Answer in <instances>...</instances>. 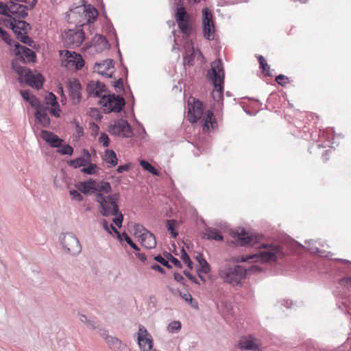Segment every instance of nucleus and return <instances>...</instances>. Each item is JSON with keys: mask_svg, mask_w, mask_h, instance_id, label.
Segmentation results:
<instances>
[{"mask_svg": "<svg viewBox=\"0 0 351 351\" xmlns=\"http://www.w3.org/2000/svg\"><path fill=\"white\" fill-rule=\"evenodd\" d=\"M16 1L25 2L26 0H10L9 5L0 2V14L7 15L10 19L25 18L27 15V6Z\"/></svg>", "mask_w": 351, "mask_h": 351, "instance_id": "nucleus-8", "label": "nucleus"}, {"mask_svg": "<svg viewBox=\"0 0 351 351\" xmlns=\"http://www.w3.org/2000/svg\"><path fill=\"white\" fill-rule=\"evenodd\" d=\"M98 142L104 147H107L110 144V138L106 133H101L98 138Z\"/></svg>", "mask_w": 351, "mask_h": 351, "instance_id": "nucleus-42", "label": "nucleus"}, {"mask_svg": "<svg viewBox=\"0 0 351 351\" xmlns=\"http://www.w3.org/2000/svg\"><path fill=\"white\" fill-rule=\"evenodd\" d=\"M123 237L128 244H129L134 250L139 251L138 245L132 241L130 237L126 233H123Z\"/></svg>", "mask_w": 351, "mask_h": 351, "instance_id": "nucleus-46", "label": "nucleus"}, {"mask_svg": "<svg viewBox=\"0 0 351 351\" xmlns=\"http://www.w3.org/2000/svg\"><path fill=\"white\" fill-rule=\"evenodd\" d=\"M9 27L14 31L16 36H19L27 33L29 29V24L24 21L19 20V19H17L13 17L11 19V21L9 22Z\"/></svg>", "mask_w": 351, "mask_h": 351, "instance_id": "nucleus-19", "label": "nucleus"}, {"mask_svg": "<svg viewBox=\"0 0 351 351\" xmlns=\"http://www.w3.org/2000/svg\"><path fill=\"white\" fill-rule=\"evenodd\" d=\"M62 246L70 253L75 254L80 250L79 241L73 234H65L62 237Z\"/></svg>", "mask_w": 351, "mask_h": 351, "instance_id": "nucleus-16", "label": "nucleus"}, {"mask_svg": "<svg viewBox=\"0 0 351 351\" xmlns=\"http://www.w3.org/2000/svg\"><path fill=\"white\" fill-rule=\"evenodd\" d=\"M174 19L180 31L185 36H190L194 32V21L185 7L176 8Z\"/></svg>", "mask_w": 351, "mask_h": 351, "instance_id": "nucleus-7", "label": "nucleus"}, {"mask_svg": "<svg viewBox=\"0 0 351 351\" xmlns=\"http://www.w3.org/2000/svg\"><path fill=\"white\" fill-rule=\"evenodd\" d=\"M154 260L160 263L162 265L165 267H167L168 268L171 267V266L169 264V262L160 255L155 256Z\"/></svg>", "mask_w": 351, "mask_h": 351, "instance_id": "nucleus-48", "label": "nucleus"}, {"mask_svg": "<svg viewBox=\"0 0 351 351\" xmlns=\"http://www.w3.org/2000/svg\"><path fill=\"white\" fill-rule=\"evenodd\" d=\"M140 165L145 170L149 171V173H152L153 175H155V176L159 175L158 171L152 165H150L148 162L142 160L140 161Z\"/></svg>", "mask_w": 351, "mask_h": 351, "instance_id": "nucleus-36", "label": "nucleus"}, {"mask_svg": "<svg viewBox=\"0 0 351 351\" xmlns=\"http://www.w3.org/2000/svg\"><path fill=\"white\" fill-rule=\"evenodd\" d=\"M112 134L120 137L129 138L133 132L128 122L123 119L115 121L110 127Z\"/></svg>", "mask_w": 351, "mask_h": 351, "instance_id": "nucleus-12", "label": "nucleus"}, {"mask_svg": "<svg viewBox=\"0 0 351 351\" xmlns=\"http://www.w3.org/2000/svg\"><path fill=\"white\" fill-rule=\"evenodd\" d=\"M329 150H326L324 154H323V160L324 162H326L328 160Z\"/></svg>", "mask_w": 351, "mask_h": 351, "instance_id": "nucleus-60", "label": "nucleus"}, {"mask_svg": "<svg viewBox=\"0 0 351 351\" xmlns=\"http://www.w3.org/2000/svg\"><path fill=\"white\" fill-rule=\"evenodd\" d=\"M152 269L155 270V271H157L161 274H164L165 273V269L163 268H162L160 265H157V264H154L152 267Z\"/></svg>", "mask_w": 351, "mask_h": 351, "instance_id": "nucleus-53", "label": "nucleus"}, {"mask_svg": "<svg viewBox=\"0 0 351 351\" xmlns=\"http://www.w3.org/2000/svg\"><path fill=\"white\" fill-rule=\"evenodd\" d=\"M62 57V65L70 70H79L84 66V60L81 55L68 50L60 51Z\"/></svg>", "mask_w": 351, "mask_h": 351, "instance_id": "nucleus-10", "label": "nucleus"}, {"mask_svg": "<svg viewBox=\"0 0 351 351\" xmlns=\"http://www.w3.org/2000/svg\"><path fill=\"white\" fill-rule=\"evenodd\" d=\"M40 137L53 147H60L63 141L56 134L47 130L41 131Z\"/></svg>", "mask_w": 351, "mask_h": 351, "instance_id": "nucleus-24", "label": "nucleus"}, {"mask_svg": "<svg viewBox=\"0 0 351 351\" xmlns=\"http://www.w3.org/2000/svg\"><path fill=\"white\" fill-rule=\"evenodd\" d=\"M90 115L93 117H95L96 119H101L102 117V115L100 114L99 111L96 108H93L90 110Z\"/></svg>", "mask_w": 351, "mask_h": 351, "instance_id": "nucleus-51", "label": "nucleus"}, {"mask_svg": "<svg viewBox=\"0 0 351 351\" xmlns=\"http://www.w3.org/2000/svg\"><path fill=\"white\" fill-rule=\"evenodd\" d=\"M35 108V117L36 119L40 123V124L47 128L50 124V119L48 115V112L49 109H48L47 106H45L44 104H39Z\"/></svg>", "mask_w": 351, "mask_h": 351, "instance_id": "nucleus-17", "label": "nucleus"}, {"mask_svg": "<svg viewBox=\"0 0 351 351\" xmlns=\"http://www.w3.org/2000/svg\"><path fill=\"white\" fill-rule=\"evenodd\" d=\"M174 5L176 6V8L184 7L183 5V0H174Z\"/></svg>", "mask_w": 351, "mask_h": 351, "instance_id": "nucleus-58", "label": "nucleus"}, {"mask_svg": "<svg viewBox=\"0 0 351 351\" xmlns=\"http://www.w3.org/2000/svg\"><path fill=\"white\" fill-rule=\"evenodd\" d=\"M70 195L73 199L77 200V201H82V195L75 190H71L70 191Z\"/></svg>", "mask_w": 351, "mask_h": 351, "instance_id": "nucleus-49", "label": "nucleus"}, {"mask_svg": "<svg viewBox=\"0 0 351 351\" xmlns=\"http://www.w3.org/2000/svg\"><path fill=\"white\" fill-rule=\"evenodd\" d=\"M204 110V104L199 99L190 97L187 101V117L191 123H195L203 119V130L208 131L210 127L215 129L217 126L216 119L213 111L208 110L203 116Z\"/></svg>", "mask_w": 351, "mask_h": 351, "instance_id": "nucleus-3", "label": "nucleus"}, {"mask_svg": "<svg viewBox=\"0 0 351 351\" xmlns=\"http://www.w3.org/2000/svg\"><path fill=\"white\" fill-rule=\"evenodd\" d=\"M275 80L282 86H285L288 83H289V77L282 74L277 75Z\"/></svg>", "mask_w": 351, "mask_h": 351, "instance_id": "nucleus-41", "label": "nucleus"}, {"mask_svg": "<svg viewBox=\"0 0 351 351\" xmlns=\"http://www.w3.org/2000/svg\"><path fill=\"white\" fill-rule=\"evenodd\" d=\"M83 14L87 23H93L98 16L97 10L91 5H84Z\"/></svg>", "mask_w": 351, "mask_h": 351, "instance_id": "nucleus-27", "label": "nucleus"}, {"mask_svg": "<svg viewBox=\"0 0 351 351\" xmlns=\"http://www.w3.org/2000/svg\"><path fill=\"white\" fill-rule=\"evenodd\" d=\"M3 16H4L0 15V24L9 27V22L11 21V19L8 17L7 15Z\"/></svg>", "mask_w": 351, "mask_h": 351, "instance_id": "nucleus-50", "label": "nucleus"}, {"mask_svg": "<svg viewBox=\"0 0 351 351\" xmlns=\"http://www.w3.org/2000/svg\"><path fill=\"white\" fill-rule=\"evenodd\" d=\"M83 156L77 158L74 160H70L68 164L69 166L74 168H79L81 167H85L91 162V156L88 149H84L82 150Z\"/></svg>", "mask_w": 351, "mask_h": 351, "instance_id": "nucleus-23", "label": "nucleus"}, {"mask_svg": "<svg viewBox=\"0 0 351 351\" xmlns=\"http://www.w3.org/2000/svg\"><path fill=\"white\" fill-rule=\"evenodd\" d=\"M78 189L84 194L94 195L96 201L99 204V212L105 217L117 215L119 210L118 202L120 194H111L112 188L109 182H96L92 179L80 182Z\"/></svg>", "mask_w": 351, "mask_h": 351, "instance_id": "nucleus-1", "label": "nucleus"}, {"mask_svg": "<svg viewBox=\"0 0 351 351\" xmlns=\"http://www.w3.org/2000/svg\"><path fill=\"white\" fill-rule=\"evenodd\" d=\"M258 62L260 64V68L263 70V73H264V75L266 76H270L271 75L270 71H269L270 67L268 65V64L267 63V61L264 58V57L262 56H258Z\"/></svg>", "mask_w": 351, "mask_h": 351, "instance_id": "nucleus-31", "label": "nucleus"}, {"mask_svg": "<svg viewBox=\"0 0 351 351\" xmlns=\"http://www.w3.org/2000/svg\"><path fill=\"white\" fill-rule=\"evenodd\" d=\"M138 343L143 351H149L153 347V341L151 335L143 326H139L138 332Z\"/></svg>", "mask_w": 351, "mask_h": 351, "instance_id": "nucleus-15", "label": "nucleus"}, {"mask_svg": "<svg viewBox=\"0 0 351 351\" xmlns=\"http://www.w3.org/2000/svg\"><path fill=\"white\" fill-rule=\"evenodd\" d=\"M49 109V112L55 117H59L60 115V109L59 104L56 100V97L51 93H49L45 97V103L43 104Z\"/></svg>", "mask_w": 351, "mask_h": 351, "instance_id": "nucleus-18", "label": "nucleus"}, {"mask_svg": "<svg viewBox=\"0 0 351 351\" xmlns=\"http://www.w3.org/2000/svg\"><path fill=\"white\" fill-rule=\"evenodd\" d=\"M14 47L16 56L12 61V69L19 75V80L36 89L42 88L44 80L42 75L38 73H33L25 66L19 64V62H34L36 59L35 52L18 43H14Z\"/></svg>", "mask_w": 351, "mask_h": 351, "instance_id": "nucleus-2", "label": "nucleus"}, {"mask_svg": "<svg viewBox=\"0 0 351 351\" xmlns=\"http://www.w3.org/2000/svg\"><path fill=\"white\" fill-rule=\"evenodd\" d=\"M139 241L141 245L147 249H153L156 245L155 236L148 230L144 233V236Z\"/></svg>", "mask_w": 351, "mask_h": 351, "instance_id": "nucleus-26", "label": "nucleus"}, {"mask_svg": "<svg viewBox=\"0 0 351 351\" xmlns=\"http://www.w3.org/2000/svg\"><path fill=\"white\" fill-rule=\"evenodd\" d=\"M205 236L208 239H213L217 241L223 240V236L220 232L217 229L213 228H207L206 230Z\"/></svg>", "mask_w": 351, "mask_h": 351, "instance_id": "nucleus-29", "label": "nucleus"}, {"mask_svg": "<svg viewBox=\"0 0 351 351\" xmlns=\"http://www.w3.org/2000/svg\"><path fill=\"white\" fill-rule=\"evenodd\" d=\"M134 234L140 240L143 236L144 233L147 230L141 224H135L133 227Z\"/></svg>", "mask_w": 351, "mask_h": 351, "instance_id": "nucleus-34", "label": "nucleus"}, {"mask_svg": "<svg viewBox=\"0 0 351 351\" xmlns=\"http://www.w3.org/2000/svg\"><path fill=\"white\" fill-rule=\"evenodd\" d=\"M130 168V165H121V166H119L118 168H117V172L119 173H121L124 171H126L129 169Z\"/></svg>", "mask_w": 351, "mask_h": 351, "instance_id": "nucleus-52", "label": "nucleus"}, {"mask_svg": "<svg viewBox=\"0 0 351 351\" xmlns=\"http://www.w3.org/2000/svg\"><path fill=\"white\" fill-rule=\"evenodd\" d=\"M99 40L102 43V45H103L104 48H107L108 47V42H107V40H106V38L104 37H103L101 36H99Z\"/></svg>", "mask_w": 351, "mask_h": 351, "instance_id": "nucleus-55", "label": "nucleus"}, {"mask_svg": "<svg viewBox=\"0 0 351 351\" xmlns=\"http://www.w3.org/2000/svg\"><path fill=\"white\" fill-rule=\"evenodd\" d=\"M180 295L184 301H186L193 307H196L197 306V303L193 300L191 295L188 291H185L184 293L180 292Z\"/></svg>", "mask_w": 351, "mask_h": 351, "instance_id": "nucleus-37", "label": "nucleus"}, {"mask_svg": "<svg viewBox=\"0 0 351 351\" xmlns=\"http://www.w3.org/2000/svg\"><path fill=\"white\" fill-rule=\"evenodd\" d=\"M80 320L83 322H86V317L85 315H81L80 316Z\"/></svg>", "mask_w": 351, "mask_h": 351, "instance_id": "nucleus-64", "label": "nucleus"}, {"mask_svg": "<svg viewBox=\"0 0 351 351\" xmlns=\"http://www.w3.org/2000/svg\"><path fill=\"white\" fill-rule=\"evenodd\" d=\"M105 161L111 167H114L117 164V158L113 150L106 149L104 156Z\"/></svg>", "mask_w": 351, "mask_h": 351, "instance_id": "nucleus-30", "label": "nucleus"}, {"mask_svg": "<svg viewBox=\"0 0 351 351\" xmlns=\"http://www.w3.org/2000/svg\"><path fill=\"white\" fill-rule=\"evenodd\" d=\"M259 248L262 250L259 254L242 257V261L256 258L263 263H269L276 261L284 255L282 248L278 245H263Z\"/></svg>", "mask_w": 351, "mask_h": 351, "instance_id": "nucleus-6", "label": "nucleus"}, {"mask_svg": "<svg viewBox=\"0 0 351 351\" xmlns=\"http://www.w3.org/2000/svg\"><path fill=\"white\" fill-rule=\"evenodd\" d=\"M58 152L62 155H72L73 153V148L69 145H64L61 149H59Z\"/></svg>", "mask_w": 351, "mask_h": 351, "instance_id": "nucleus-43", "label": "nucleus"}, {"mask_svg": "<svg viewBox=\"0 0 351 351\" xmlns=\"http://www.w3.org/2000/svg\"><path fill=\"white\" fill-rule=\"evenodd\" d=\"M171 258H170V261L171 263H173L174 264V265L177 266V267H180V262L176 258L173 257L172 256H171Z\"/></svg>", "mask_w": 351, "mask_h": 351, "instance_id": "nucleus-56", "label": "nucleus"}, {"mask_svg": "<svg viewBox=\"0 0 351 351\" xmlns=\"http://www.w3.org/2000/svg\"><path fill=\"white\" fill-rule=\"evenodd\" d=\"M87 93L90 97L102 99L108 93L106 86L100 82L91 81L87 85Z\"/></svg>", "mask_w": 351, "mask_h": 351, "instance_id": "nucleus-14", "label": "nucleus"}, {"mask_svg": "<svg viewBox=\"0 0 351 351\" xmlns=\"http://www.w3.org/2000/svg\"><path fill=\"white\" fill-rule=\"evenodd\" d=\"M69 93L72 102L75 104L80 103L82 99L81 84L80 82L75 79L69 82Z\"/></svg>", "mask_w": 351, "mask_h": 351, "instance_id": "nucleus-20", "label": "nucleus"}, {"mask_svg": "<svg viewBox=\"0 0 351 351\" xmlns=\"http://www.w3.org/2000/svg\"><path fill=\"white\" fill-rule=\"evenodd\" d=\"M0 36L10 46L16 43L10 39V35L2 27H0Z\"/></svg>", "mask_w": 351, "mask_h": 351, "instance_id": "nucleus-38", "label": "nucleus"}, {"mask_svg": "<svg viewBox=\"0 0 351 351\" xmlns=\"http://www.w3.org/2000/svg\"><path fill=\"white\" fill-rule=\"evenodd\" d=\"M176 221L167 220V228L169 232L171 234L172 237L176 238L178 236V232L175 230Z\"/></svg>", "mask_w": 351, "mask_h": 351, "instance_id": "nucleus-39", "label": "nucleus"}, {"mask_svg": "<svg viewBox=\"0 0 351 351\" xmlns=\"http://www.w3.org/2000/svg\"><path fill=\"white\" fill-rule=\"evenodd\" d=\"M27 34H23L21 35L17 36V38L23 43L24 44L28 45L31 46L32 43V39L26 35Z\"/></svg>", "mask_w": 351, "mask_h": 351, "instance_id": "nucleus-45", "label": "nucleus"}, {"mask_svg": "<svg viewBox=\"0 0 351 351\" xmlns=\"http://www.w3.org/2000/svg\"><path fill=\"white\" fill-rule=\"evenodd\" d=\"M218 275L223 282L237 287L245 278L247 269L234 263H226L219 269Z\"/></svg>", "mask_w": 351, "mask_h": 351, "instance_id": "nucleus-4", "label": "nucleus"}, {"mask_svg": "<svg viewBox=\"0 0 351 351\" xmlns=\"http://www.w3.org/2000/svg\"><path fill=\"white\" fill-rule=\"evenodd\" d=\"M123 82L121 79H119L117 82L115 86L119 87V84H122Z\"/></svg>", "mask_w": 351, "mask_h": 351, "instance_id": "nucleus-63", "label": "nucleus"}, {"mask_svg": "<svg viewBox=\"0 0 351 351\" xmlns=\"http://www.w3.org/2000/svg\"><path fill=\"white\" fill-rule=\"evenodd\" d=\"M62 38L65 45L71 48L80 46L84 40L82 30L69 29L62 34Z\"/></svg>", "mask_w": 351, "mask_h": 351, "instance_id": "nucleus-13", "label": "nucleus"}, {"mask_svg": "<svg viewBox=\"0 0 351 351\" xmlns=\"http://www.w3.org/2000/svg\"><path fill=\"white\" fill-rule=\"evenodd\" d=\"M110 229H111L116 234H119V232H118L117 228L112 224L110 225Z\"/></svg>", "mask_w": 351, "mask_h": 351, "instance_id": "nucleus-62", "label": "nucleus"}, {"mask_svg": "<svg viewBox=\"0 0 351 351\" xmlns=\"http://www.w3.org/2000/svg\"><path fill=\"white\" fill-rule=\"evenodd\" d=\"M136 256L142 262H145L146 261V256L145 254L138 253Z\"/></svg>", "mask_w": 351, "mask_h": 351, "instance_id": "nucleus-59", "label": "nucleus"}, {"mask_svg": "<svg viewBox=\"0 0 351 351\" xmlns=\"http://www.w3.org/2000/svg\"><path fill=\"white\" fill-rule=\"evenodd\" d=\"M114 216H115L113 219L114 223L119 228H121L123 219V215L118 211V213L117 215H114Z\"/></svg>", "mask_w": 351, "mask_h": 351, "instance_id": "nucleus-44", "label": "nucleus"}, {"mask_svg": "<svg viewBox=\"0 0 351 351\" xmlns=\"http://www.w3.org/2000/svg\"><path fill=\"white\" fill-rule=\"evenodd\" d=\"M94 69L98 73L108 77H110L114 72V65L111 60H106L101 63L95 64Z\"/></svg>", "mask_w": 351, "mask_h": 351, "instance_id": "nucleus-21", "label": "nucleus"}, {"mask_svg": "<svg viewBox=\"0 0 351 351\" xmlns=\"http://www.w3.org/2000/svg\"><path fill=\"white\" fill-rule=\"evenodd\" d=\"M99 104L106 113L119 112L125 106V101L122 97L108 93L99 101Z\"/></svg>", "mask_w": 351, "mask_h": 351, "instance_id": "nucleus-9", "label": "nucleus"}, {"mask_svg": "<svg viewBox=\"0 0 351 351\" xmlns=\"http://www.w3.org/2000/svg\"><path fill=\"white\" fill-rule=\"evenodd\" d=\"M232 236L235 239L237 244L241 246L254 245L255 243L253 237L244 230H241V232H232Z\"/></svg>", "mask_w": 351, "mask_h": 351, "instance_id": "nucleus-22", "label": "nucleus"}, {"mask_svg": "<svg viewBox=\"0 0 351 351\" xmlns=\"http://www.w3.org/2000/svg\"><path fill=\"white\" fill-rule=\"evenodd\" d=\"M77 131L80 135H82L84 133L83 128L80 125H77Z\"/></svg>", "mask_w": 351, "mask_h": 351, "instance_id": "nucleus-61", "label": "nucleus"}, {"mask_svg": "<svg viewBox=\"0 0 351 351\" xmlns=\"http://www.w3.org/2000/svg\"><path fill=\"white\" fill-rule=\"evenodd\" d=\"M103 226L104 229L108 231V232L111 233L110 230V225H108L107 221L106 219H104L102 221Z\"/></svg>", "mask_w": 351, "mask_h": 351, "instance_id": "nucleus-57", "label": "nucleus"}, {"mask_svg": "<svg viewBox=\"0 0 351 351\" xmlns=\"http://www.w3.org/2000/svg\"><path fill=\"white\" fill-rule=\"evenodd\" d=\"M240 348L244 350H253L257 348L258 346L257 339L253 338L252 336L243 337L239 342Z\"/></svg>", "mask_w": 351, "mask_h": 351, "instance_id": "nucleus-25", "label": "nucleus"}, {"mask_svg": "<svg viewBox=\"0 0 351 351\" xmlns=\"http://www.w3.org/2000/svg\"><path fill=\"white\" fill-rule=\"evenodd\" d=\"M21 95L24 100L28 101L30 105L36 108L40 103V101L34 95H30L29 92L27 90H21Z\"/></svg>", "mask_w": 351, "mask_h": 351, "instance_id": "nucleus-28", "label": "nucleus"}, {"mask_svg": "<svg viewBox=\"0 0 351 351\" xmlns=\"http://www.w3.org/2000/svg\"><path fill=\"white\" fill-rule=\"evenodd\" d=\"M209 75L214 86L212 97L216 102L222 106L223 100L224 73L223 65L220 60H216L212 62Z\"/></svg>", "mask_w": 351, "mask_h": 351, "instance_id": "nucleus-5", "label": "nucleus"}, {"mask_svg": "<svg viewBox=\"0 0 351 351\" xmlns=\"http://www.w3.org/2000/svg\"><path fill=\"white\" fill-rule=\"evenodd\" d=\"M194 60V55L192 53L190 56L184 57V62H187L188 64H192Z\"/></svg>", "mask_w": 351, "mask_h": 351, "instance_id": "nucleus-54", "label": "nucleus"}, {"mask_svg": "<svg viewBox=\"0 0 351 351\" xmlns=\"http://www.w3.org/2000/svg\"><path fill=\"white\" fill-rule=\"evenodd\" d=\"M197 261L200 265L199 273L207 274L210 271V266L205 259L202 257H197Z\"/></svg>", "mask_w": 351, "mask_h": 351, "instance_id": "nucleus-33", "label": "nucleus"}, {"mask_svg": "<svg viewBox=\"0 0 351 351\" xmlns=\"http://www.w3.org/2000/svg\"><path fill=\"white\" fill-rule=\"evenodd\" d=\"M182 256H181V258L182 260L187 265V266L190 268L192 267V262L189 258V256L187 254V253L184 251V250H182Z\"/></svg>", "mask_w": 351, "mask_h": 351, "instance_id": "nucleus-47", "label": "nucleus"}, {"mask_svg": "<svg viewBox=\"0 0 351 351\" xmlns=\"http://www.w3.org/2000/svg\"><path fill=\"white\" fill-rule=\"evenodd\" d=\"M97 169V166L95 164L91 163V162H90L89 163H88V165L84 167L81 169V172L83 173L88 174V175H93V174L96 173Z\"/></svg>", "mask_w": 351, "mask_h": 351, "instance_id": "nucleus-35", "label": "nucleus"}, {"mask_svg": "<svg viewBox=\"0 0 351 351\" xmlns=\"http://www.w3.org/2000/svg\"><path fill=\"white\" fill-rule=\"evenodd\" d=\"M202 30L204 38L208 40L215 38V27L211 12L205 8L202 10Z\"/></svg>", "mask_w": 351, "mask_h": 351, "instance_id": "nucleus-11", "label": "nucleus"}, {"mask_svg": "<svg viewBox=\"0 0 351 351\" xmlns=\"http://www.w3.org/2000/svg\"><path fill=\"white\" fill-rule=\"evenodd\" d=\"M181 328V323L179 321H173L168 326V330L170 332H177Z\"/></svg>", "mask_w": 351, "mask_h": 351, "instance_id": "nucleus-40", "label": "nucleus"}, {"mask_svg": "<svg viewBox=\"0 0 351 351\" xmlns=\"http://www.w3.org/2000/svg\"><path fill=\"white\" fill-rule=\"evenodd\" d=\"M106 341L108 344V346L112 349L116 350L117 348H121L122 346L121 341L117 338L108 336L106 337Z\"/></svg>", "mask_w": 351, "mask_h": 351, "instance_id": "nucleus-32", "label": "nucleus"}]
</instances>
